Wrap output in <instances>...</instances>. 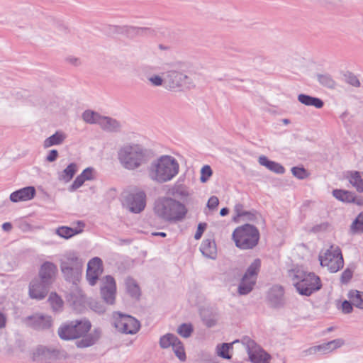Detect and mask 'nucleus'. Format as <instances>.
Segmentation results:
<instances>
[{"label": "nucleus", "instance_id": "obj_64", "mask_svg": "<svg viewBox=\"0 0 363 363\" xmlns=\"http://www.w3.org/2000/svg\"><path fill=\"white\" fill-rule=\"evenodd\" d=\"M158 48L160 50H168L169 49V46H167V45H164L162 44H160L158 45Z\"/></svg>", "mask_w": 363, "mask_h": 363}, {"label": "nucleus", "instance_id": "obj_51", "mask_svg": "<svg viewBox=\"0 0 363 363\" xmlns=\"http://www.w3.org/2000/svg\"><path fill=\"white\" fill-rule=\"evenodd\" d=\"M148 81L151 83L152 86H160L163 84H164V77L162 78L159 75H153L148 78Z\"/></svg>", "mask_w": 363, "mask_h": 363}, {"label": "nucleus", "instance_id": "obj_47", "mask_svg": "<svg viewBox=\"0 0 363 363\" xmlns=\"http://www.w3.org/2000/svg\"><path fill=\"white\" fill-rule=\"evenodd\" d=\"M332 229L331 224L329 222H322L312 227L311 231L314 233L328 232Z\"/></svg>", "mask_w": 363, "mask_h": 363}, {"label": "nucleus", "instance_id": "obj_61", "mask_svg": "<svg viewBox=\"0 0 363 363\" xmlns=\"http://www.w3.org/2000/svg\"><path fill=\"white\" fill-rule=\"evenodd\" d=\"M2 229L6 232H9L12 229V224L9 222L4 223L2 225Z\"/></svg>", "mask_w": 363, "mask_h": 363}, {"label": "nucleus", "instance_id": "obj_44", "mask_svg": "<svg viewBox=\"0 0 363 363\" xmlns=\"http://www.w3.org/2000/svg\"><path fill=\"white\" fill-rule=\"evenodd\" d=\"M175 355L180 361H185L186 354L182 342L178 339L172 347Z\"/></svg>", "mask_w": 363, "mask_h": 363}, {"label": "nucleus", "instance_id": "obj_13", "mask_svg": "<svg viewBox=\"0 0 363 363\" xmlns=\"http://www.w3.org/2000/svg\"><path fill=\"white\" fill-rule=\"evenodd\" d=\"M146 194L140 190L126 196L124 206L131 213H140L146 206Z\"/></svg>", "mask_w": 363, "mask_h": 363}, {"label": "nucleus", "instance_id": "obj_8", "mask_svg": "<svg viewBox=\"0 0 363 363\" xmlns=\"http://www.w3.org/2000/svg\"><path fill=\"white\" fill-rule=\"evenodd\" d=\"M319 260L320 265L326 267L332 273L337 272L344 265L341 250L337 246L332 245L323 254H320Z\"/></svg>", "mask_w": 363, "mask_h": 363}, {"label": "nucleus", "instance_id": "obj_43", "mask_svg": "<svg viewBox=\"0 0 363 363\" xmlns=\"http://www.w3.org/2000/svg\"><path fill=\"white\" fill-rule=\"evenodd\" d=\"M101 116L92 111H85L82 114L83 120L88 123H96L100 121Z\"/></svg>", "mask_w": 363, "mask_h": 363}, {"label": "nucleus", "instance_id": "obj_22", "mask_svg": "<svg viewBox=\"0 0 363 363\" xmlns=\"http://www.w3.org/2000/svg\"><path fill=\"white\" fill-rule=\"evenodd\" d=\"M171 194L180 197L187 204L197 203V201L192 198V194L189 192L188 187L185 185L175 184L171 189Z\"/></svg>", "mask_w": 363, "mask_h": 363}, {"label": "nucleus", "instance_id": "obj_24", "mask_svg": "<svg viewBox=\"0 0 363 363\" xmlns=\"http://www.w3.org/2000/svg\"><path fill=\"white\" fill-rule=\"evenodd\" d=\"M94 179V169L91 167L86 168L79 176L76 177L69 190L74 191L81 187L86 181H91Z\"/></svg>", "mask_w": 363, "mask_h": 363}, {"label": "nucleus", "instance_id": "obj_46", "mask_svg": "<svg viewBox=\"0 0 363 363\" xmlns=\"http://www.w3.org/2000/svg\"><path fill=\"white\" fill-rule=\"evenodd\" d=\"M177 331L182 337L187 338L191 336L193 327L191 324L183 323L179 326Z\"/></svg>", "mask_w": 363, "mask_h": 363}, {"label": "nucleus", "instance_id": "obj_11", "mask_svg": "<svg viewBox=\"0 0 363 363\" xmlns=\"http://www.w3.org/2000/svg\"><path fill=\"white\" fill-rule=\"evenodd\" d=\"M240 342L245 347L250 360L252 363H269L270 356L265 352L250 337H242Z\"/></svg>", "mask_w": 363, "mask_h": 363}, {"label": "nucleus", "instance_id": "obj_42", "mask_svg": "<svg viewBox=\"0 0 363 363\" xmlns=\"http://www.w3.org/2000/svg\"><path fill=\"white\" fill-rule=\"evenodd\" d=\"M240 342V340H235L234 342H233L232 343H223L221 345H218L217 346L218 354L224 359H230L231 356L229 355V354H228V351H229L230 348L232 347L233 344Z\"/></svg>", "mask_w": 363, "mask_h": 363}, {"label": "nucleus", "instance_id": "obj_17", "mask_svg": "<svg viewBox=\"0 0 363 363\" xmlns=\"http://www.w3.org/2000/svg\"><path fill=\"white\" fill-rule=\"evenodd\" d=\"M116 282L111 276H106L103 280V285L101 287V294L103 299L109 304H113L116 296Z\"/></svg>", "mask_w": 363, "mask_h": 363}, {"label": "nucleus", "instance_id": "obj_60", "mask_svg": "<svg viewBox=\"0 0 363 363\" xmlns=\"http://www.w3.org/2000/svg\"><path fill=\"white\" fill-rule=\"evenodd\" d=\"M7 322V318L6 315L0 312V329H3L6 327Z\"/></svg>", "mask_w": 363, "mask_h": 363}, {"label": "nucleus", "instance_id": "obj_1", "mask_svg": "<svg viewBox=\"0 0 363 363\" xmlns=\"http://www.w3.org/2000/svg\"><path fill=\"white\" fill-rule=\"evenodd\" d=\"M91 324L86 319L74 320L65 323L58 328L59 337L64 340H70L82 337L76 342L78 348H85L94 345L100 338L101 332L99 329L91 330Z\"/></svg>", "mask_w": 363, "mask_h": 363}, {"label": "nucleus", "instance_id": "obj_10", "mask_svg": "<svg viewBox=\"0 0 363 363\" xmlns=\"http://www.w3.org/2000/svg\"><path fill=\"white\" fill-rule=\"evenodd\" d=\"M164 86L169 90H176L182 87H194L191 79L185 74L176 70H169L164 76Z\"/></svg>", "mask_w": 363, "mask_h": 363}, {"label": "nucleus", "instance_id": "obj_45", "mask_svg": "<svg viewBox=\"0 0 363 363\" xmlns=\"http://www.w3.org/2000/svg\"><path fill=\"white\" fill-rule=\"evenodd\" d=\"M48 301L55 311L59 310L63 305V301L55 293H51Z\"/></svg>", "mask_w": 363, "mask_h": 363}, {"label": "nucleus", "instance_id": "obj_58", "mask_svg": "<svg viewBox=\"0 0 363 363\" xmlns=\"http://www.w3.org/2000/svg\"><path fill=\"white\" fill-rule=\"evenodd\" d=\"M352 276V272L350 269H345L341 276V280L342 282H347Z\"/></svg>", "mask_w": 363, "mask_h": 363}, {"label": "nucleus", "instance_id": "obj_5", "mask_svg": "<svg viewBox=\"0 0 363 363\" xmlns=\"http://www.w3.org/2000/svg\"><path fill=\"white\" fill-rule=\"evenodd\" d=\"M288 277L301 295L308 296L321 288L320 279L313 272L295 268L288 272Z\"/></svg>", "mask_w": 363, "mask_h": 363}, {"label": "nucleus", "instance_id": "obj_35", "mask_svg": "<svg viewBox=\"0 0 363 363\" xmlns=\"http://www.w3.org/2000/svg\"><path fill=\"white\" fill-rule=\"evenodd\" d=\"M317 79L322 86L328 89H334L337 86L336 82L329 74H318Z\"/></svg>", "mask_w": 363, "mask_h": 363}, {"label": "nucleus", "instance_id": "obj_9", "mask_svg": "<svg viewBox=\"0 0 363 363\" xmlns=\"http://www.w3.org/2000/svg\"><path fill=\"white\" fill-rule=\"evenodd\" d=\"M261 266L260 259H256L249 266L243 275L238 288L240 295H247L250 293L256 283L257 277Z\"/></svg>", "mask_w": 363, "mask_h": 363}, {"label": "nucleus", "instance_id": "obj_33", "mask_svg": "<svg viewBox=\"0 0 363 363\" xmlns=\"http://www.w3.org/2000/svg\"><path fill=\"white\" fill-rule=\"evenodd\" d=\"M76 163L69 164L62 172L59 174V179L65 183L69 182L77 172Z\"/></svg>", "mask_w": 363, "mask_h": 363}, {"label": "nucleus", "instance_id": "obj_18", "mask_svg": "<svg viewBox=\"0 0 363 363\" xmlns=\"http://www.w3.org/2000/svg\"><path fill=\"white\" fill-rule=\"evenodd\" d=\"M333 196L337 200L347 203H355L357 206H363V197L357 196L354 192L343 190V189H334L333 191Z\"/></svg>", "mask_w": 363, "mask_h": 363}, {"label": "nucleus", "instance_id": "obj_62", "mask_svg": "<svg viewBox=\"0 0 363 363\" xmlns=\"http://www.w3.org/2000/svg\"><path fill=\"white\" fill-rule=\"evenodd\" d=\"M245 216H246L247 219L249 220H253L254 219L256 218V215L250 211H247V215H245Z\"/></svg>", "mask_w": 363, "mask_h": 363}, {"label": "nucleus", "instance_id": "obj_56", "mask_svg": "<svg viewBox=\"0 0 363 363\" xmlns=\"http://www.w3.org/2000/svg\"><path fill=\"white\" fill-rule=\"evenodd\" d=\"M234 211L236 213L238 217H241L247 215V211H244L243 205L241 203H237L234 207Z\"/></svg>", "mask_w": 363, "mask_h": 363}, {"label": "nucleus", "instance_id": "obj_55", "mask_svg": "<svg viewBox=\"0 0 363 363\" xmlns=\"http://www.w3.org/2000/svg\"><path fill=\"white\" fill-rule=\"evenodd\" d=\"M352 303H351L350 300L348 301H344L342 303V312L345 313H350L352 311Z\"/></svg>", "mask_w": 363, "mask_h": 363}, {"label": "nucleus", "instance_id": "obj_40", "mask_svg": "<svg viewBox=\"0 0 363 363\" xmlns=\"http://www.w3.org/2000/svg\"><path fill=\"white\" fill-rule=\"evenodd\" d=\"M150 29L147 28L135 27V26H125L123 27V32L129 37H135L137 35H143L150 32Z\"/></svg>", "mask_w": 363, "mask_h": 363}, {"label": "nucleus", "instance_id": "obj_39", "mask_svg": "<svg viewBox=\"0 0 363 363\" xmlns=\"http://www.w3.org/2000/svg\"><path fill=\"white\" fill-rule=\"evenodd\" d=\"M125 286L128 293L133 298H138L140 296V289L136 281L128 277L125 280Z\"/></svg>", "mask_w": 363, "mask_h": 363}, {"label": "nucleus", "instance_id": "obj_12", "mask_svg": "<svg viewBox=\"0 0 363 363\" xmlns=\"http://www.w3.org/2000/svg\"><path fill=\"white\" fill-rule=\"evenodd\" d=\"M113 325L119 332L131 335L135 334L140 327V324L137 319L121 313L114 314Z\"/></svg>", "mask_w": 363, "mask_h": 363}, {"label": "nucleus", "instance_id": "obj_15", "mask_svg": "<svg viewBox=\"0 0 363 363\" xmlns=\"http://www.w3.org/2000/svg\"><path fill=\"white\" fill-rule=\"evenodd\" d=\"M50 286L38 279H33L28 286L29 297L35 300L44 299L48 294Z\"/></svg>", "mask_w": 363, "mask_h": 363}, {"label": "nucleus", "instance_id": "obj_34", "mask_svg": "<svg viewBox=\"0 0 363 363\" xmlns=\"http://www.w3.org/2000/svg\"><path fill=\"white\" fill-rule=\"evenodd\" d=\"M65 138L66 135L64 133L57 131L45 140L43 146L44 147L48 148L52 145H60L64 142Z\"/></svg>", "mask_w": 363, "mask_h": 363}, {"label": "nucleus", "instance_id": "obj_53", "mask_svg": "<svg viewBox=\"0 0 363 363\" xmlns=\"http://www.w3.org/2000/svg\"><path fill=\"white\" fill-rule=\"evenodd\" d=\"M206 226H207V224L206 223H199L198 227H197V230L194 235V238L196 240H199L201 238L202 234L203 233L204 230L206 228Z\"/></svg>", "mask_w": 363, "mask_h": 363}, {"label": "nucleus", "instance_id": "obj_37", "mask_svg": "<svg viewBox=\"0 0 363 363\" xmlns=\"http://www.w3.org/2000/svg\"><path fill=\"white\" fill-rule=\"evenodd\" d=\"M348 298L354 306L363 309V292L352 290L348 294Z\"/></svg>", "mask_w": 363, "mask_h": 363}, {"label": "nucleus", "instance_id": "obj_57", "mask_svg": "<svg viewBox=\"0 0 363 363\" xmlns=\"http://www.w3.org/2000/svg\"><path fill=\"white\" fill-rule=\"evenodd\" d=\"M66 62L74 66H79L81 65L79 58L74 56H69L66 58Z\"/></svg>", "mask_w": 363, "mask_h": 363}, {"label": "nucleus", "instance_id": "obj_4", "mask_svg": "<svg viewBox=\"0 0 363 363\" xmlns=\"http://www.w3.org/2000/svg\"><path fill=\"white\" fill-rule=\"evenodd\" d=\"M179 172V164L176 158L164 155L151 162L147 168L149 179L157 184L172 181Z\"/></svg>", "mask_w": 363, "mask_h": 363}, {"label": "nucleus", "instance_id": "obj_25", "mask_svg": "<svg viewBox=\"0 0 363 363\" xmlns=\"http://www.w3.org/2000/svg\"><path fill=\"white\" fill-rule=\"evenodd\" d=\"M344 177L357 192H363V179L359 172L348 171L345 173Z\"/></svg>", "mask_w": 363, "mask_h": 363}, {"label": "nucleus", "instance_id": "obj_54", "mask_svg": "<svg viewBox=\"0 0 363 363\" xmlns=\"http://www.w3.org/2000/svg\"><path fill=\"white\" fill-rule=\"evenodd\" d=\"M219 204V200L217 196H212L209 198L208 203H207V207L209 209H215L217 208V206Z\"/></svg>", "mask_w": 363, "mask_h": 363}, {"label": "nucleus", "instance_id": "obj_49", "mask_svg": "<svg viewBox=\"0 0 363 363\" xmlns=\"http://www.w3.org/2000/svg\"><path fill=\"white\" fill-rule=\"evenodd\" d=\"M213 174L212 169L209 165L203 166L201 169L200 181L202 183H206Z\"/></svg>", "mask_w": 363, "mask_h": 363}, {"label": "nucleus", "instance_id": "obj_28", "mask_svg": "<svg viewBox=\"0 0 363 363\" xmlns=\"http://www.w3.org/2000/svg\"><path fill=\"white\" fill-rule=\"evenodd\" d=\"M98 125H99L103 130L108 132H117L121 127V123L117 120L102 116L100 121H98Z\"/></svg>", "mask_w": 363, "mask_h": 363}, {"label": "nucleus", "instance_id": "obj_36", "mask_svg": "<svg viewBox=\"0 0 363 363\" xmlns=\"http://www.w3.org/2000/svg\"><path fill=\"white\" fill-rule=\"evenodd\" d=\"M331 352L332 351L328 342L319 345L311 347L306 350L303 351V353H305V355H311L315 354L317 352H320L321 354H328Z\"/></svg>", "mask_w": 363, "mask_h": 363}, {"label": "nucleus", "instance_id": "obj_52", "mask_svg": "<svg viewBox=\"0 0 363 363\" xmlns=\"http://www.w3.org/2000/svg\"><path fill=\"white\" fill-rule=\"evenodd\" d=\"M331 351H334L345 345V340L342 338H337L328 342Z\"/></svg>", "mask_w": 363, "mask_h": 363}, {"label": "nucleus", "instance_id": "obj_31", "mask_svg": "<svg viewBox=\"0 0 363 363\" xmlns=\"http://www.w3.org/2000/svg\"><path fill=\"white\" fill-rule=\"evenodd\" d=\"M258 161L261 165L266 167L272 172L277 174L284 173L285 169L282 165L276 162L269 160L266 156H260Z\"/></svg>", "mask_w": 363, "mask_h": 363}, {"label": "nucleus", "instance_id": "obj_59", "mask_svg": "<svg viewBox=\"0 0 363 363\" xmlns=\"http://www.w3.org/2000/svg\"><path fill=\"white\" fill-rule=\"evenodd\" d=\"M58 156V152L56 150H52L48 155L46 160L47 161L52 162L56 160Z\"/></svg>", "mask_w": 363, "mask_h": 363}, {"label": "nucleus", "instance_id": "obj_41", "mask_svg": "<svg viewBox=\"0 0 363 363\" xmlns=\"http://www.w3.org/2000/svg\"><path fill=\"white\" fill-rule=\"evenodd\" d=\"M178 337L173 334L167 333L162 336L160 339V346L162 349H167L169 347H172L175 342H177Z\"/></svg>", "mask_w": 363, "mask_h": 363}, {"label": "nucleus", "instance_id": "obj_6", "mask_svg": "<svg viewBox=\"0 0 363 363\" xmlns=\"http://www.w3.org/2000/svg\"><path fill=\"white\" fill-rule=\"evenodd\" d=\"M84 266V261L77 252L69 251L60 259V269L66 281L76 284L80 279Z\"/></svg>", "mask_w": 363, "mask_h": 363}, {"label": "nucleus", "instance_id": "obj_3", "mask_svg": "<svg viewBox=\"0 0 363 363\" xmlns=\"http://www.w3.org/2000/svg\"><path fill=\"white\" fill-rule=\"evenodd\" d=\"M153 211L160 220L170 223H177L185 219L188 208L184 203L174 198L160 196L154 202Z\"/></svg>", "mask_w": 363, "mask_h": 363}, {"label": "nucleus", "instance_id": "obj_63", "mask_svg": "<svg viewBox=\"0 0 363 363\" xmlns=\"http://www.w3.org/2000/svg\"><path fill=\"white\" fill-rule=\"evenodd\" d=\"M229 213V209L228 208H223L220 211V215L221 216H225L228 215Z\"/></svg>", "mask_w": 363, "mask_h": 363}, {"label": "nucleus", "instance_id": "obj_21", "mask_svg": "<svg viewBox=\"0 0 363 363\" xmlns=\"http://www.w3.org/2000/svg\"><path fill=\"white\" fill-rule=\"evenodd\" d=\"M35 195V189L33 186H27L17 190L10 195V200L16 203L32 199Z\"/></svg>", "mask_w": 363, "mask_h": 363}, {"label": "nucleus", "instance_id": "obj_38", "mask_svg": "<svg viewBox=\"0 0 363 363\" xmlns=\"http://www.w3.org/2000/svg\"><path fill=\"white\" fill-rule=\"evenodd\" d=\"M350 232L352 235L363 233V211L352 223Z\"/></svg>", "mask_w": 363, "mask_h": 363}, {"label": "nucleus", "instance_id": "obj_30", "mask_svg": "<svg viewBox=\"0 0 363 363\" xmlns=\"http://www.w3.org/2000/svg\"><path fill=\"white\" fill-rule=\"evenodd\" d=\"M78 224L81 225L80 228H69L67 226L59 227L56 229V234L65 239L70 238L83 231L84 224L81 222H78Z\"/></svg>", "mask_w": 363, "mask_h": 363}, {"label": "nucleus", "instance_id": "obj_20", "mask_svg": "<svg viewBox=\"0 0 363 363\" xmlns=\"http://www.w3.org/2000/svg\"><path fill=\"white\" fill-rule=\"evenodd\" d=\"M48 31L59 37H65L70 33V28L67 25L55 18L48 19Z\"/></svg>", "mask_w": 363, "mask_h": 363}, {"label": "nucleus", "instance_id": "obj_19", "mask_svg": "<svg viewBox=\"0 0 363 363\" xmlns=\"http://www.w3.org/2000/svg\"><path fill=\"white\" fill-rule=\"evenodd\" d=\"M25 323L35 330H45L52 325L50 316L41 314H35L26 318Z\"/></svg>", "mask_w": 363, "mask_h": 363}, {"label": "nucleus", "instance_id": "obj_29", "mask_svg": "<svg viewBox=\"0 0 363 363\" xmlns=\"http://www.w3.org/2000/svg\"><path fill=\"white\" fill-rule=\"evenodd\" d=\"M200 250L207 258L215 259L217 255L216 242L213 240H204L201 245Z\"/></svg>", "mask_w": 363, "mask_h": 363}, {"label": "nucleus", "instance_id": "obj_2", "mask_svg": "<svg viewBox=\"0 0 363 363\" xmlns=\"http://www.w3.org/2000/svg\"><path fill=\"white\" fill-rule=\"evenodd\" d=\"M117 158L121 167L128 171H135L145 165L150 160V152L143 145L128 143L121 146Z\"/></svg>", "mask_w": 363, "mask_h": 363}, {"label": "nucleus", "instance_id": "obj_23", "mask_svg": "<svg viewBox=\"0 0 363 363\" xmlns=\"http://www.w3.org/2000/svg\"><path fill=\"white\" fill-rule=\"evenodd\" d=\"M57 350L48 348L44 346H38L33 352V360L34 362H40L43 360H48L58 354Z\"/></svg>", "mask_w": 363, "mask_h": 363}, {"label": "nucleus", "instance_id": "obj_14", "mask_svg": "<svg viewBox=\"0 0 363 363\" xmlns=\"http://www.w3.org/2000/svg\"><path fill=\"white\" fill-rule=\"evenodd\" d=\"M103 272V263L99 257H94L87 264L86 280L91 286H94Z\"/></svg>", "mask_w": 363, "mask_h": 363}, {"label": "nucleus", "instance_id": "obj_48", "mask_svg": "<svg viewBox=\"0 0 363 363\" xmlns=\"http://www.w3.org/2000/svg\"><path fill=\"white\" fill-rule=\"evenodd\" d=\"M345 82L348 84H350L354 87H357V88H358L361 86L360 81L359 80V79L354 74H353L352 72H348L345 75Z\"/></svg>", "mask_w": 363, "mask_h": 363}, {"label": "nucleus", "instance_id": "obj_16", "mask_svg": "<svg viewBox=\"0 0 363 363\" xmlns=\"http://www.w3.org/2000/svg\"><path fill=\"white\" fill-rule=\"evenodd\" d=\"M57 274V266L51 262H45L40 267L38 279L45 284L51 285L55 281Z\"/></svg>", "mask_w": 363, "mask_h": 363}, {"label": "nucleus", "instance_id": "obj_26", "mask_svg": "<svg viewBox=\"0 0 363 363\" xmlns=\"http://www.w3.org/2000/svg\"><path fill=\"white\" fill-rule=\"evenodd\" d=\"M268 298L274 307H279L284 303V289L281 286H274L269 291Z\"/></svg>", "mask_w": 363, "mask_h": 363}, {"label": "nucleus", "instance_id": "obj_7", "mask_svg": "<svg viewBox=\"0 0 363 363\" xmlns=\"http://www.w3.org/2000/svg\"><path fill=\"white\" fill-rule=\"evenodd\" d=\"M232 236L235 246L241 250L254 248L259 240L258 229L250 224H245L236 228Z\"/></svg>", "mask_w": 363, "mask_h": 363}, {"label": "nucleus", "instance_id": "obj_27", "mask_svg": "<svg viewBox=\"0 0 363 363\" xmlns=\"http://www.w3.org/2000/svg\"><path fill=\"white\" fill-rule=\"evenodd\" d=\"M202 321L208 328H212L217 323L218 314L212 308H202L200 310Z\"/></svg>", "mask_w": 363, "mask_h": 363}, {"label": "nucleus", "instance_id": "obj_32", "mask_svg": "<svg viewBox=\"0 0 363 363\" xmlns=\"http://www.w3.org/2000/svg\"><path fill=\"white\" fill-rule=\"evenodd\" d=\"M298 100L300 103L308 106H314L317 108H321L324 103L323 101L317 97H313L309 95L301 94L298 96Z\"/></svg>", "mask_w": 363, "mask_h": 363}, {"label": "nucleus", "instance_id": "obj_50", "mask_svg": "<svg viewBox=\"0 0 363 363\" xmlns=\"http://www.w3.org/2000/svg\"><path fill=\"white\" fill-rule=\"evenodd\" d=\"M291 172L294 177L299 179H303L308 175L307 171L303 167H294L291 169Z\"/></svg>", "mask_w": 363, "mask_h": 363}]
</instances>
